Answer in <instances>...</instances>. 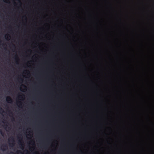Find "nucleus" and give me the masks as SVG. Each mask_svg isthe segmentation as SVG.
<instances>
[{"instance_id":"1","label":"nucleus","mask_w":154,"mask_h":154,"mask_svg":"<svg viewBox=\"0 0 154 154\" xmlns=\"http://www.w3.org/2000/svg\"><path fill=\"white\" fill-rule=\"evenodd\" d=\"M1 148L2 150L5 151L6 149H8V146L6 144L2 145L1 146Z\"/></svg>"},{"instance_id":"2","label":"nucleus","mask_w":154,"mask_h":154,"mask_svg":"<svg viewBox=\"0 0 154 154\" xmlns=\"http://www.w3.org/2000/svg\"><path fill=\"white\" fill-rule=\"evenodd\" d=\"M6 101L8 103H11L12 101V99L10 97H6Z\"/></svg>"},{"instance_id":"3","label":"nucleus","mask_w":154,"mask_h":154,"mask_svg":"<svg viewBox=\"0 0 154 154\" xmlns=\"http://www.w3.org/2000/svg\"><path fill=\"white\" fill-rule=\"evenodd\" d=\"M20 144H19V146L21 148L23 149L24 148V145L23 143V142L22 141H19Z\"/></svg>"},{"instance_id":"4","label":"nucleus","mask_w":154,"mask_h":154,"mask_svg":"<svg viewBox=\"0 0 154 154\" xmlns=\"http://www.w3.org/2000/svg\"><path fill=\"white\" fill-rule=\"evenodd\" d=\"M4 112L3 109L1 107H0V113H3Z\"/></svg>"},{"instance_id":"5","label":"nucleus","mask_w":154,"mask_h":154,"mask_svg":"<svg viewBox=\"0 0 154 154\" xmlns=\"http://www.w3.org/2000/svg\"><path fill=\"white\" fill-rule=\"evenodd\" d=\"M0 133L2 136H3L4 135V133L2 132V130L0 129Z\"/></svg>"},{"instance_id":"6","label":"nucleus","mask_w":154,"mask_h":154,"mask_svg":"<svg viewBox=\"0 0 154 154\" xmlns=\"http://www.w3.org/2000/svg\"><path fill=\"white\" fill-rule=\"evenodd\" d=\"M16 152L17 153V154H18L19 153H20L21 154L23 153L22 152H21V151L20 150H17Z\"/></svg>"},{"instance_id":"7","label":"nucleus","mask_w":154,"mask_h":154,"mask_svg":"<svg viewBox=\"0 0 154 154\" xmlns=\"http://www.w3.org/2000/svg\"><path fill=\"white\" fill-rule=\"evenodd\" d=\"M7 36H9V37H10V36L8 34L6 35H5V37L6 38H8L7 37Z\"/></svg>"},{"instance_id":"8","label":"nucleus","mask_w":154,"mask_h":154,"mask_svg":"<svg viewBox=\"0 0 154 154\" xmlns=\"http://www.w3.org/2000/svg\"><path fill=\"white\" fill-rule=\"evenodd\" d=\"M11 139L12 140V141L14 142V139L13 137H11Z\"/></svg>"},{"instance_id":"9","label":"nucleus","mask_w":154,"mask_h":154,"mask_svg":"<svg viewBox=\"0 0 154 154\" xmlns=\"http://www.w3.org/2000/svg\"><path fill=\"white\" fill-rule=\"evenodd\" d=\"M15 59H18V57H17V56H16L15 57Z\"/></svg>"},{"instance_id":"10","label":"nucleus","mask_w":154,"mask_h":154,"mask_svg":"<svg viewBox=\"0 0 154 154\" xmlns=\"http://www.w3.org/2000/svg\"><path fill=\"white\" fill-rule=\"evenodd\" d=\"M18 103H19V104L20 105H21V102L20 101H19L18 102Z\"/></svg>"},{"instance_id":"11","label":"nucleus","mask_w":154,"mask_h":154,"mask_svg":"<svg viewBox=\"0 0 154 154\" xmlns=\"http://www.w3.org/2000/svg\"><path fill=\"white\" fill-rule=\"evenodd\" d=\"M9 113L10 114H12V112H11V111H9Z\"/></svg>"},{"instance_id":"12","label":"nucleus","mask_w":154,"mask_h":154,"mask_svg":"<svg viewBox=\"0 0 154 154\" xmlns=\"http://www.w3.org/2000/svg\"><path fill=\"white\" fill-rule=\"evenodd\" d=\"M22 85L25 88H26V87L24 85Z\"/></svg>"},{"instance_id":"13","label":"nucleus","mask_w":154,"mask_h":154,"mask_svg":"<svg viewBox=\"0 0 154 154\" xmlns=\"http://www.w3.org/2000/svg\"><path fill=\"white\" fill-rule=\"evenodd\" d=\"M12 120L13 121H14V120H15L14 118V117H13V118H12Z\"/></svg>"},{"instance_id":"14","label":"nucleus","mask_w":154,"mask_h":154,"mask_svg":"<svg viewBox=\"0 0 154 154\" xmlns=\"http://www.w3.org/2000/svg\"><path fill=\"white\" fill-rule=\"evenodd\" d=\"M11 153L12 154H14V153L13 152H11Z\"/></svg>"},{"instance_id":"15","label":"nucleus","mask_w":154,"mask_h":154,"mask_svg":"<svg viewBox=\"0 0 154 154\" xmlns=\"http://www.w3.org/2000/svg\"><path fill=\"white\" fill-rule=\"evenodd\" d=\"M19 97H20V98H21V97H22L21 96V95H20V96H19Z\"/></svg>"},{"instance_id":"16","label":"nucleus","mask_w":154,"mask_h":154,"mask_svg":"<svg viewBox=\"0 0 154 154\" xmlns=\"http://www.w3.org/2000/svg\"><path fill=\"white\" fill-rule=\"evenodd\" d=\"M18 0L19 1V2L20 3H21L20 2V1H19V0Z\"/></svg>"},{"instance_id":"17","label":"nucleus","mask_w":154,"mask_h":154,"mask_svg":"<svg viewBox=\"0 0 154 154\" xmlns=\"http://www.w3.org/2000/svg\"><path fill=\"white\" fill-rule=\"evenodd\" d=\"M32 142L33 143H34V141L33 140V141H32Z\"/></svg>"},{"instance_id":"18","label":"nucleus","mask_w":154,"mask_h":154,"mask_svg":"<svg viewBox=\"0 0 154 154\" xmlns=\"http://www.w3.org/2000/svg\"><path fill=\"white\" fill-rule=\"evenodd\" d=\"M21 81H23V79H21Z\"/></svg>"},{"instance_id":"19","label":"nucleus","mask_w":154,"mask_h":154,"mask_svg":"<svg viewBox=\"0 0 154 154\" xmlns=\"http://www.w3.org/2000/svg\"><path fill=\"white\" fill-rule=\"evenodd\" d=\"M2 45L3 46L4 45V44H3Z\"/></svg>"},{"instance_id":"20","label":"nucleus","mask_w":154,"mask_h":154,"mask_svg":"<svg viewBox=\"0 0 154 154\" xmlns=\"http://www.w3.org/2000/svg\"><path fill=\"white\" fill-rule=\"evenodd\" d=\"M12 145L13 146H14V144H13V143H12Z\"/></svg>"},{"instance_id":"21","label":"nucleus","mask_w":154,"mask_h":154,"mask_svg":"<svg viewBox=\"0 0 154 154\" xmlns=\"http://www.w3.org/2000/svg\"><path fill=\"white\" fill-rule=\"evenodd\" d=\"M1 40H0V42H1Z\"/></svg>"}]
</instances>
